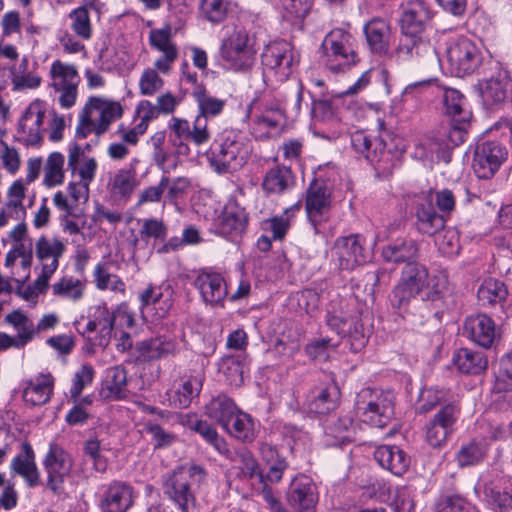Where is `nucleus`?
<instances>
[{"mask_svg": "<svg viewBox=\"0 0 512 512\" xmlns=\"http://www.w3.org/2000/svg\"><path fill=\"white\" fill-rule=\"evenodd\" d=\"M355 411L362 422L382 428L394 414L393 396L383 390L363 388L356 396Z\"/></svg>", "mask_w": 512, "mask_h": 512, "instance_id": "6e6552de", "label": "nucleus"}, {"mask_svg": "<svg viewBox=\"0 0 512 512\" xmlns=\"http://www.w3.org/2000/svg\"><path fill=\"white\" fill-rule=\"evenodd\" d=\"M442 102L444 113L450 117V120L464 124L471 120L472 112L467 105L466 98L460 91L446 88L443 92Z\"/></svg>", "mask_w": 512, "mask_h": 512, "instance_id": "4c0bfd02", "label": "nucleus"}, {"mask_svg": "<svg viewBox=\"0 0 512 512\" xmlns=\"http://www.w3.org/2000/svg\"><path fill=\"white\" fill-rule=\"evenodd\" d=\"M64 163V155L60 152H53L47 157L42 167L43 184L47 189L54 188L63 183Z\"/></svg>", "mask_w": 512, "mask_h": 512, "instance_id": "8fccbe9b", "label": "nucleus"}, {"mask_svg": "<svg viewBox=\"0 0 512 512\" xmlns=\"http://www.w3.org/2000/svg\"><path fill=\"white\" fill-rule=\"evenodd\" d=\"M352 146L355 151L364 155L371 163L381 168L380 162L390 160V153L386 151L385 143L379 137H370L364 132H355L352 135Z\"/></svg>", "mask_w": 512, "mask_h": 512, "instance_id": "c756f323", "label": "nucleus"}, {"mask_svg": "<svg viewBox=\"0 0 512 512\" xmlns=\"http://www.w3.org/2000/svg\"><path fill=\"white\" fill-rule=\"evenodd\" d=\"M339 389L334 383L321 385L312 389L307 398L309 412L324 415L337 407Z\"/></svg>", "mask_w": 512, "mask_h": 512, "instance_id": "2f4dec72", "label": "nucleus"}, {"mask_svg": "<svg viewBox=\"0 0 512 512\" xmlns=\"http://www.w3.org/2000/svg\"><path fill=\"white\" fill-rule=\"evenodd\" d=\"M374 459L384 469L402 476L410 466V456L396 445H380L374 451Z\"/></svg>", "mask_w": 512, "mask_h": 512, "instance_id": "bb28decb", "label": "nucleus"}, {"mask_svg": "<svg viewBox=\"0 0 512 512\" xmlns=\"http://www.w3.org/2000/svg\"><path fill=\"white\" fill-rule=\"evenodd\" d=\"M364 239L360 235H349L336 239L332 258L340 270L351 271L367 261L368 254L364 248Z\"/></svg>", "mask_w": 512, "mask_h": 512, "instance_id": "2eb2a0df", "label": "nucleus"}, {"mask_svg": "<svg viewBox=\"0 0 512 512\" xmlns=\"http://www.w3.org/2000/svg\"><path fill=\"white\" fill-rule=\"evenodd\" d=\"M97 167L98 164L95 158H84L82 163L69 166L71 180L68 184V192H88Z\"/></svg>", "mask_w": 512, "mask_h": 512, "instance_id": "58836bf2", "label": "nucleus"}, {"mask_svg": "<svg viewBox=\"0 0 512 512\" xmlns=\"http://www.w3.org/2000/svg\"><path fill=\"white\" fill-rule=\"evenodd\" d=\"M432 195L428 194L416 211L417 228L420 232L428 235H434L443 229L446 222L445 218L436 212Z\"/></svg>", "mask_w": 512, "mask_h": 512, "instance_id": "e433bc0d", "label": "nucleus"}, {"mask_svg": "<svg viewBox=\"0 0 512 512\" xmlns=\"http://www.w3.org/2000/svg\"><path fill=\"white\" fill-rule=\"evenodd\" d=\"M191 430L199 434L203 440L211 445L219 454L228 455L229 446L217 430L208 422L197 420L190 425Z\"/></svg>", "mask_w": 512, "mask_h": 512, "instance_id": "6e6d98bb", "label": "nucleus"}, {"mask_svg": "<svg viewBox=\"0 0 512 512\" xmlns=\"http://www.w3.org/2000/svg\"><path fill=\"white\" fill-rule=\"evenodd\" d=\"M149 46L161 55L154 61V67L164 75H168L179 56V49L172 39V28L166 25L151 29L148 36Z\"/></svg>", "mask_w": 512, "mask_h": 512, "instance_id": "f3484780", "label": "nucleus"}, {"mask_svg": "<svg viewBox=\"0 0 512 512\" xmlns=\"http://www.w3.org/2000/svg\"><path fill=\"white\" fill-rule=\"evenodd\" d=\"M137 350L146 360H158L176 354L178 343L171 335H157L140 341Z\"/></svg>", "mask_w": 512, "mask_h": 512, "instance_id": "7c9ffc66", "label": "nucleus"}, {"mask_svg": "<svg viewBox=\"0 0 512 512\" xmlns=\"http://www.w3.org/2000/svg\"><path fill=\"white\" fill-rule=\"evenodd\" d=\"M311 98V117L318 122H327L334 118L335 108L328 93L309 91Z\"/></svg>", "mask_w": 512, "mask_h": 512, "instance_id": "5fc2aeb1", "label": "nucleus"}, {"mask_svg": "<svg viewBox=\"0 0 512 512\" xmlns=\"http://www.w3.org/2000/svg\"><path fill=\"white\" fill-rule=\"evenodd\" d=\"M111 266L110 260H102L95 265L92 273L95 286L101 291L110 290L116 293H124L125 283L119 276L111 272Z\"/></svg>", "mask_w": 512, "mask_h": 512, "instance_id": "c03bdc74", "label": "nucleus"}, {"mask_svg": "<svg viewBox=\"0 0 512 512\" xmlns=\"http://www.w3.org/2000/svg\"><path fill=\"white\" fill-rule=\"evenodd\" d=\"M331 207V194H306V213L317 232V225L325 221Z\"/></svg>", "mask_w": 512, "mask_h": 512, "instance_id": "09e8293b", "label": "nucleus"}, {"mask_svg": "<svg viewBox=\"0 0 512 512\" xmlns=\"http://www.w3.org/2000/svg\"><path fill=\"white\" fill-rule=\"evenodd\" d=\"M47 475V488L57 496L65 494L64 483L70 477L73 459L60 445L50 443L48 452L43 460Z\"/></svg>", "mask_w": 512, "mask_h": 512, "instance_id": "9b49d317", "label": "nucleus"}, {"mask_svg": "<svg viewBox=\"0 0 512 512\" xmlns=\"http://www.w3.org/2000/svg\"><path fill=\"white\" fill-rule=\"evenodd\" d=\"M299 210L300 204H293L280 215L263 220L261 229L265 233H270L274 240H283L291 226L292 219Z\"/></svg>", "mask_w": 512, "mask_h": 512, "instance_id": "a18cd8bd", "label": "nucleus"}, {"mask_svg": "<svg viewBox=\"0 0 512 512\" xmlns=\"http://www.w3.org/2000/svg\"><path fill=\"white\" fill-rule=\"evenodd\" d=\"M367 45L373 54L385 55L390 49L391 27L388 21L374 18L363 28Z\"/></svg>", "mask_w": 512, "mask_h": 512, "instance_id": "c85d7f7f", "label": "nucleus"}, {"mask_svg": "<svg viewBox=\"0 0 512 512\" xmlns=\"http://www.w3.org/2000/svg\"><path fill=\"white\" fill-rule=\"evenodd\" d=\"M484 500L494 512L512 511V478L502 477L483 485Z\"/></svg>", "mask_w": 512, "mask_h": 512, "instance_id": "5701e85b", "label": "nucleus"}, {"mask_svg": "<svg viewBox=\"0 0 512 512\" xmlns=\"http://www.w3.org/2000/svg\"><path fill=\"white\" fill-rule=\"evenodd\" d=\"M326 433L338 440L340 444L350 442L354 434V420L350 416L340 417L326 428Z\"/></svg>", "mask_w": 512, "mask_h": 512, "instance_id": "338daca9", "label": "nucleus"}, {"mask_svg": "<svg viewBox=\"0 0 512 512\" xmlns=\"http://www.w3.org/2000/svg\"><path fill=\"white\" fill-rule=\"evenodd\" d=\"M5 322L13 326L17 334L16 348H21L30 342L36 334V328L32 320L20 310H14L5 316Z\"/></svg>", "mask_w": 512, "mask_h": 512, "instance_id": "de8ad7c7", "label": "nucleus"}, {"mask_svg": "<svg viewBox=\"0 0 512 512\" xmlns=\"http://www.w3.org/2000/svg\"><path fill=\"white\" fill-rule=\"evenodd\" d=\"M248 215L233 198L224 205L222 212L213 222L215 234L230 241H236L245 232Z\"/></svg>", "mask_w": 512, "mask_h": 512, "instance_id": "4468645a", "label": "nucleus"}, {"mask_svg": "<svg viewBox=\"0 0 512 512\" xmlns=\"http://www.w3.org/2000/svg\"><path fill=\"white\" fill-rule=\"evenodd\" d=\"M138 494L134 487L124 481H112L102 486L99 492V508L101 512H127L130 510Z\"/></svg>", "mask_w": 512, "mask_h": 512, "instance_id": "dca6fc26", "label": "nucleus"}, {"mask_svg": "<svg viewBox=\"0 0 512 512\" xmlns=\"http://www.w3.org/2000/svg\"><path fill=\"white\" fill-rule=\"evenodd\" d=\"M66 251V244L58 238L41 236L35 244V254L41 264L37 283L47 284L59 267V260Z\"/></svg>", "mask_w": 512, "mask_h": 512, "instance_id": "6ab92c4d", "label": "nucleus"}, {"mask_svg": "<svg viewBox=\"0 0 512 512\" xmlns=\"http://www.w3.org/2000/svg\"><path fill=\"white\" fill-rule=\"evenodd\" d=\"M478 89L486 105H495L506 100L512 92V80L505 72H499L490 79L480 81Z\"/></svg>", "mask_w": 512, "mask_h": 512, "instance_id": "cd10ccee", "label": "nucleus"}, {"mask_svg": "<svg viewBox=\"0 0 512 512\" xmlns=\"http://www.w3.org/2000/svg\"><path fill=\"white\" fill-rule=\"evenodd\" d=\"M192 285L206 305H222L228 294L224 277L211 268L196 271Z\"/></svg>", "mask_w": 512, "mask_h": 512, "instance_id": "a211bd4d", "label": "nucleus"}, {"mask_svg": "<svg viewBox=\"0 0 512 512\" xmlns=\"http://www.w3.org/2000/svg\"><path fill=\"white\" fill-rule=\"evenodd\" d=\"M222 429L229 436L243 443H252L258 433L255 419L250 414L240 409H238Z\"/></svg>", "mask_w": 512, "mask_h": 512, "instance_id": "473e14b6", "label": "nucleus"}, {"mask_svg": "<svg viewBox=\"0 0 512 512\" xmlns=\"http://www.w3.org/2000/svg\"><path fill=\"white\" fill-rule=\"evenodd\" d=\"M381 255L386 262L395 264L413 263L417 262L419 247L413 239L398 238L383 247Z\"/></svg>", "mask_w": 512, "mask_h": 512, "instance_id": "72a5a7b5", "label": "nucleus"}, {"mask_svg": "<svg viewBox=\"0 0 512 512\" xmlns=\"http://www.w3.org/2000/svg\"><path fill=\"white\" fill-rule=\"evenodd\" d=\"M507 151L498 142L485 141L477 145L473 169L479 178H489L499 169L506 158Z\"/></svg>", "mask_w": 512, "mask_h": 512, "instance_id": "aec40b11", "label": "nucleus"}, {"mask_svg": "<svg viewBox=\"0 0 512 512\" xmlns=\"http://www.w3.org/2000/svg\"><path fill=\"white\" fill-rule=\"evenodd\" d=\"M432 11L423 0H408L401 6L397 56L403 60L437 54L428 34Z\"/></svg>", "mask_w": 512, "mask_h": 512, "instance_id": "7ed1b4c3", "label": "nucleus"}, {"mask_svg": "<svg viewBox=\"0 0 512 512\" xmlns=\"http://www.w3.org/2000/svg\"><path fill=\"white\" fill-rule=\"evenodd\" d=\"M256 51L248 31L244 28L235 29L220 46V56L227 69L247 71L255 62Z\"/></svg>", "mask_w": 512, "mask_h": 512, "instance_id": "1a4fd4ad", "label": "nucleus"}, {"mask_svg": "<svg viewBox=\"0 0 512 512\" xmlns=\"http://www.w3.org/2000/svg\"><path fill=\"white\" fill-rule=\"evenodd\" d=\"M294 178L290 169L275 167L270 169L263 179V189L266 192H283L293 188Z\"/></svg>", "mask_w": 512, "mask_h": 512, "instance_id": "3c124183", "label": "nucleus"}, {"mask_svg": "<svg viewBox=\"0 0 512 512\" xmlns=\"http://www.w3.org/2000/svg\"><path fill=\"white\" fill-rule=\"evenodd\" d=\"M102 392L106 398L123 399L127 395V371L117 365L107 368L102 382Z\"/></svg>", "mask_w": 512, "mask_h": 512, "instance_id": "a19ab883", "label": "nucleus"}, {"mask_svg": "<svg viewBox=\"0 0 512 512\" xmlns=\"http://www.w3.org/2000/svg\"><path fill=\"white\" fill-rule=\"evenodd\" d=\"M158 71L154 66L153 68H146L142 72L139 79V91L144 96H152L162 89L164 80L160 77Z\"/></svg>", "mask_w": 512, "mask_h": 512, "instance_id": "774afa93", "label": "nucleus"}, {"mask_svg": "<svg viewBox=\"0 0 512 512\" xmlns=\"http://www.w3.org/2000/svg\"><path fill=\"white\" fill-rule=\"evenodd\" d=\"M94 9V3L87 1L68 14L70 29L81 40H90L93 35L90 11Z\"/></svg>", "mask_w": 512, "mask_h": 512, "instance_id": "37998d69", "label": "nucleus"}, {"mask_svg": "<svg viewBox=\"0 0 512 512\" xmlns=\"http://www.w3.org/2000/svg\"><path fill=\"white\" fill-rule=\"evenodd\" d=\"M448 275L445 271L432 274L419 262L406 264L400 278L392 289L389 301L394 309L407 311L411 301L418 296L423 302L435 303L444 298L448 290Z\"/></svg>", "mask_w": 512, "mask_h": 512, "instance_id": "f03ea898", "label": "nucleus"}, {"mask_svg": "<svg viewBox=\"0 0 512 512\" xmlns=\"http://www.w3.org/2000/svg\"><path fill=\"white\" fill-rule=\"evenodd\" d=\"M10 469L14 474L21 476L29 487L33 488L40 484V473L35 453L28 442L22 443L21 453L11 460Z\"/></svg>", "mask_w": 512, "mask_h": 512, "instance_id": "a878e982", "label": "nucleus"}, {"mask_svg": "<svg viewBox=\"0 0 512 512\" xmlns=\"http://www.w3.org/2000/svg\"><path fill=\"white\" fill-rule=\"evenodd\" d=\"M54 297L71 303L80 302L86 292V281L72 275H64L51 286Z\"/></svg>", "mask_w": 512, "mask_h": 512, "instance_id": "ea45409f", "label": "nucleus"}, {"mask_svg": "<svg viewBox=\"0 0 512 512\" xmlns=\"http://www.w3.org/2000/svg\"><path fill=\"white\" fill-rule=\"evenodd\" d=\"M435 512H478L475 506L460 495L442 497L435 505Z\"/></svg>", "mask_w": 512, "mask_h": 512, "instance_id": "69168bd1", "label": "nucleus"}, {"mask_svg": "<svg viewBox=\"0 0 512 512\" xmlns=\"http://www.w3.org/2000/svg\"><path fill=\"white\" fill-rule=\"evenodd\" d=\"M89 194H55L56 207L67 215L81 217L84 214Z\"/></svg>", "mask_w": 512, "mask_h": 512, "instance_id": "13d9d810", "label": "nucleus"}, {"mask_svg": "<svg viewBox=\"0 0 512 512\" xmlns=\"http://www.w3.org/2000/svg\"><path fill=\"white\" fill-rule=\"evenodd\" d=\"M115 324V311L110 312L105 303L99 304L95 307L93 319L87 322L84 333L89 334L97 332L94 339L90 336H88V338L93 341V345L106 347L110 342L111 333Z\"/></svg>", "mask_w": 512, "mask_h": 512, "instance_id": "b1692460", "label": "nucleus"}, {"mask_svg": "<svg viewBox=\"0 0 512 512\" xmlns=\"http://www.w3.org/2000/svg\"><path fill=\"white\" fill-rule=\"evenodd\" d=\"M262 64L277 81H285L292 74L293 66L298 62L292 45L285 40L269 43L262 52Z\"/></svg>", "mask_w": 512, "mask_h": 512, "instance_id": "f8f14e48", "label": "nucleus"}, {"mask_svg": "<svg viewBox=\"0 0 512 512\" xmlns=\"http://www.w3.org/2000/svg\"><path fill=\"white\" fill-rule=\"evenodd\" d=\"M192 97L197 105V114L192 125L187 119L178 117H172L168 123V128L173 134L172 145L181 155L190 153L188 142L202 146L210 141L208 121L219 116L226 106V100L212 96L203 85L196 86Z\"/></svg>", "mask_w": 512, "mask_h": 512, "instance_id": "f257e3e1", "label": "nucleus"}, {"mask_svg": "<svg viewBox=\"0 0 512 512\" xmlns=\"http://www.w3.org/2000/svg\"><path fill=\"white\" fill-rule=\"evenodd\" d=\"M453 366L462 374L479 375L488 367L486 355L469 348H460L453 353Z\"/></svg>", "mask_w": 512, "mask_h": 512, "instance_id": "c9c22d12", "label": "nucleus"}, {"mask_svg": "<svg viewBox=\"0 0 512 512\" xmlns=\"http://www.w3.org/2000/svg\"><path fill=\"white\" fill-rule=\"evenodd\" d=\"M448 397V391L439 388H424L421 390L416 403V411L419 414H425L437 405L445 402Z\"/></svg>", "mask_w": 512, "mask_h": 512, "instance_id": "680f3d73", "label": "nucleus"}, {"mask_svg": "<svg viewBox=\"0 0 512 512\" xmlns=\"http://www.w3.org/2000/svg\"><path fill=\"white\" fill-rule=\"evenodd\" d=\"M238 411L234 401L224 394L212 398L205 406V414L223 427Z\"/></svg>", "mask_w": 512, "mask_h": 512, "instance_id": "49530a36", "label": "nucleus"}, {"mask_svg": "<svg viewBox=\"0 0 512 512\" xmlns=\"http://www.w3.org/2000/svg\"><path fill=\"white\" fill-rule=\"evenodd\" d=\"M52 88H62L68 85H78L80 77L75 65L64 63L60 60L52 62L50 67Z\"/></svg>", "mask_w": 512, "mask_h": 512, "instance_id": "603ef678", "label": "nucleus"}, {"mask_svg": "<svg viewBox=\"0 0 512 512\" xmlns=\"http://www.w3.org/2000/svg\"><path fill=\"white\" fill-rule=\"evenodd\" d=\"M494 391L499 393L512 391V349L500 358Z\"/></svg>", "mask_w": 512, "mask_h": 512, "instance_id": "e2e57ef3", "label": "nucleus"}, {"mask_svg": "<svg viewBox=\"0 0 512 512\" xmlns=\"http://www.w3.org/2000/svg\"><path fill=\"white\" fill-rule=\"evenodd\" d=\"M53 393L51 375H39L27 384L23 391V399L27 404L40 406L47 403Z\"/></svg>", "mask_w": 512, "mask_h": 512, "instance_id": "79ce46f5", "label": "nucleus"}, {"mask_svg": "<svg viewBox=\"0 0 512 512\" xmlns=\"http://www.w3.org/2000/svg\"><path fill=\"white\" fill-rule=\"evenodd\" d=\"M487 453L486 446L478 441H469L459 448L455 455V462L460 468L475 466L481 463Z\"/></svg>", "mask_w": 512, "mask_h": 512, "instance_id": "864d4df0", "label": "nucleus"}, {"mask_svg": "<svg viewBox=\"0 0 512 512\" xmlns=\"http://www.w3.org/2000/svg\"><path fill=\"white\" fill-rule=\"evenodd\" d=\"M288 500L295 511L312 512L318 501L315 485L307 477L294 479L288 494Z\"/></svg>", "mask_w": 512, "mask_h": 512, "instance_id": "393cba45", "label": "nucleus"}, {"mask_svg": "<svg viewBox=\"0 0 512 512\" xmlns=\"http://www.w3.org/2000/svg\"><path fill=\"white\" fill-rule=\"evenodd\" d=\"M236 467L240 470L245 478H253L254 476H263L259 470V464L254 455L247 448L239 449L233 459Z\"/></svg>", "mask_w": 512, "mask_h": 512, "instance_id": "0e129e2a", "label": "nucleus"}, {"mask_svg": "<svg viewBox=\"0 0 512 512\" xmlns=\"http://www.w3.org/2000/svg\"><path fill=\"white\" fill-rule=\"evenodd\" d=\"M45 109L39 100L29 104L18 123L20 140L27 146L38 145L42 141V125Z\"/></svg>", "mask_w": 512, "mask_h": 512, "instance_id": "412c9836", "label": "nucleus"}, {"mask_svg": "<svg viewBox=\"0 0 512 512\" xmlns=\"http://www.w3.org/2000/svg\"><path fill=\"white\" fill-rule=\"evenodd\" d=\"M249 148L242 137L233 130L224 131L211 147L209 161L218 173L240 169L247 161Z\"/></svg>", "mask_w": 512, "mask_h": 512, "instance_id": "0eeeda50", "label": "nucleus"}, {"mask_svg": "<svg viewBox=\"0 0 512 512\" xmlns=\"http://www.w3.org/2000/svg\"><path fill=\"white\" fill-rule=\"evenodd\" d=\"M203 381L204 374L199 371L185 379L178 389L167 391L169 405L174 408L188 407L192 399L199 395Z\"/></svg>", "mask_w": 512, "mask_h": 512, "instance_id": "f704fd0d", "label": "nucleus"}, {"mask_svg": "<svg viewBox=\"0 0 512 512\" xmlns=\"http://www.w3.org/2000/svg\"><path fill=\"white\" fill-rule=\"evenodd\" d=\"M460 417V407L455 402H449L433 416L426 426V441L433 448L446 444L454 433Z\"/></svg>", "mask_w": 512, "mask_h": 512, "instance_id": "ddd939ff", "label": "nucleus"}, {"mask_svg": "<svg viewBox=\"0 0 512 512\" xmlns=\"http://www.w3.org/2000/svg\"><path fill=\"white\" fill-rule=\"evenodd\" d=\"M345 301H339V307L335 302H331L327 310V325L338 335H347L348 328H351L354 321L352 317L343 310Z\"/></svg>", "mask_w": 512, "mask_h": 512, "instance_id": "bf43d9fd", "label": "nucleus"}, {"mask_svg": "<svg viewBox=\"0 0 512 512\" xmlns=\"http://www.w3.org/2000/svg\"><path fill=\"white\" fill-rule=\"evenodd\" d=\"M122 115L123 107L120 102L92 96L79 114L75 135L80 139H85L92 133L99 137Z\"/></svg>", "mask_w": 512, "mask_h": 512, "instance_id": "39448f33", "label": "nucleus"}, {"mask_svg": "<svg viewBox=\"0 0 512 512\" xmlns=\"http://www.w3.org/2000/svg\"><path fill=\"white\" fill-rule=\"evenodd\" d=\"M244 358L226 356L221 359L219 371L225 376V380L231 386L238 387L244 380Z\"/></svg>", "mask_w": 512, "mask_h": 512, "instance_id": "052dcab7", "label": "nucleus"}, {"mask_svg": "<svg viewBox=\"0 0 512 512\" xmlns=\"http://www.w3.org/2000/svg\"><path fill=\"white\" fill-rule=\"evenodd\" d=\"M446 59L451 75L465 77L476 72L482 64L480 48L467 37L452 40L446 48Z\"/></svg>", "mask_w": 512, "mask_h": 512, "instance_id": "9d476101", "label": "nucleus"}, {"mask_svg": "<svg viewBox=\"0 0 512 512\" xmlns=\"http://www.w3.org/2000/svg\"><path fill=\"white\" fill-rule=\"evenodd\" d=\"M205 477L200 465L178 466L165 478L163 492L180 512H197L196 492Z\"/></svg>", "mask_w": 512, "mask_h": 512, "instance_id": "20e7f679", "label": "nucleus"}, {"mask_svg": "<svg viewBox=\"0 0 512 512\" xmlns=\"http://www.w3.org/2000/svg\"><path fill=\"white\" fill-rule=\"evenodd\" d=\"M507 289L503 282L488 278L478 288L477 297L482 305L500 303L506 299Z\"/></svg>", "mask_w": 512, "mask_h": 512, "instance_id": "4d7b16f0", "label": "nucleus"}, {"mask_svg": "<svg viewBox=\"0 0 512 512\" xmlns=\"http://www.w3.org/2000/svg\"><path fill=\"white\" fill-rule=\"evenodd\" d=\"M463 335L480 347L490 348L498 332L491 317L486 314H477L465 319Z\"/></svg>", "mask_w": 512, "mask_h": 512, "instance_id": "4be33fe9", "label": "nucleus"}, {"mask_svg": "<svg viewBox=\"0 0 512 512\" xmlns=\"http://www.w3.org/2000/svg\"><path fill=\"white\" fill-rule=\"evenodd\" d=\"M320 51L324 64L334 73L344 72L358 62L354 37L340 28L324 37Z\"/></svg>", "mask_w": 512, "mask_h": 512, "instance_id": "423d86ee", "label": "nucleus"}]
</instances>
